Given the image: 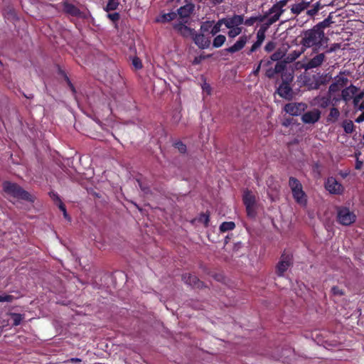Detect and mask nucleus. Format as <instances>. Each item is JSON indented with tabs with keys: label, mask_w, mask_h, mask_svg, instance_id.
Returning a JSON list of instances; mask_svg holds the SVG:
<instances>
[{
	"label": "nucleus",
	"mask_w": 364,
	"mask_h": 364,
	"mask_svg": "<svg viewBox=\"0 0 364 364\" xmlns=\"http://www.w3.org/2000/svg\"><path fill=\"white\" fill-rule=\"evenodd\" d=\"M255 21V18H250L249 19H247V20H244V23L245 25H247V26H251L254 23V22Z\"/></svg>",
	"instance_id": "obj_51"
},
{
	"label": "nucleus",
	"mask_w": 364,
	"mask_h": 364,
	"mask_svg": "<svg viewBox=\"0 0 364 364\" xmlns=\"http://www.w3.org/2000/svg\"><path fill=\"white\" fill-rule=\"evenodd\" d=\"M333 23L331 20V14L324 19L323 21L318 23L317 25H316L314 27L317 28L318 30L323 31L324 28L328 27L331 23Z\"/></svg>",
	"instance_id": "obj_26"
},
{
	"label": "nucleus",
	"mask_w": 364,
	"mask_h": 364,
	"mask_svg": "<svg viewBox=\"0 0 364 364\" xmlns=\"http://www.w3.org/2000/svg\"><path fill=\"white\" fill-rule=\"evenodd\" d=\"M284 55V53L282 52H276L273 53L271 56V59L274 61H277L280 60Z\"/></svg>",
	"instance_id": "obj_39"
},
{
	"label": "nucleus",
	"mask_w": 364,
	"mask_h": 364,
	"mask_svg": "<svg viewBox=\"0 0 364 364\" xmlns=\"http://www.w3.org/2000/svg\"><path fill=\"white\" fill-rule=\"evenodd\" d=\"M289 186L296 203L301 207H306L307 205L308 197L303 190L302 184L296 178L290 177L289 180Z\"/></svg>",
	"instance_id": "obj_3"
},
{
	"label": "nucleus",
	"mask_w": 364,
	"mask_h": 364,
	"mask_svg": "<svg viewBox=\"0 0 364 364\" xmlns=\"http://www.w3.org/2000/svg\"><path fill=\"white\" fill-rule=\"evenodd\" d=\"M176 17V14L174 12H170L168 14H162L161 16L157 18L156 21L158 22H168L171 20H173Z\"/></svg>",
	"instance_id": "obj_25"
},
{
	"label": "nucleus",
	"mask_w": 364,
	"mask_h": 364,
	"mask_svg": "<svg viewBox=\"0 0 364 364\" xmlns=\"http://www.w3.org/2000/svg\"><path fill=\"white\" fill-rule=\"evenodd\" d=\"M291 257L289 255H282L280 261L277 265V274L279 277L284 276V272L291 264Z\"/></svg>",
	"instance_id": "obj_10"
},
{
	"label": "nucleus",
	"mask_w": 364,
	"mask_h": 364,
	"mask_svg": "<svg viewBox=\"0 0 364 364\" xmlns=\"http://www.w3.org/2000/svg\"><path fill=\"white\" fill-rule=\"evenodd\" d=\"M193 11V6L192 4H186L183 6H181L178 9V14L181 19V21H183L184 23L188 22V19L191 15V14Z\"/></svg>",
	"instance_id": "obj_17"
},
{
	"label": "nucleus",
	"mask_w": 364,
	"mask_h": 364,
	"mask_svg": "<svg viewBox=\"0 0 364 364\" xmlns=\"http://www.w3.org/2000/svg\"><path fill=\"white\" fill-rule=\"evenodd\" d=\"M321 9V4L319 2H316L312 6V8L306 11V14L309 16H314L316 15L319 9Z\"/></svg>",
	"instance_id": "obj_34"
},
{
	"label": "nucleus",
	"mask_w": 364,
	"mask_h": 364,
	"mask_svg": "<svg viewBox=\"0 0 364 364\" xmlns=\"http://www.w3.org/2000/svg\"><path fill=\"white\" fill-rule=\"evenodd\" d=\"M326 189L331 194L340 195L344 191V188L335 178L329 177L325 183Z\"/></svg>",
	"instance_id": "obj_6"
},
{
	"label": "nucleus",
	"mask_w": 364,
	"mask_h": 364,
	"mask_svg": "<svg viewBox=\"0 0 364 364\" xmlns=\"http://www.w3.org/2000/svg\"><path fill=\"white\" fill-rule=\"evenodd\" d=\"M355 96L360 97V100H362L364 97V92H360L359 93H356Z\"/></svg>",
	"instance_id": "obj_57"
},
{
	"label": "nucleus",
	"mask_w": 364,
	"mask_h": 364,
	"mask_svg": "<svg viewBox=\"0 0 364 364\" xmlns=\"http://www.w3.org/2000/svg\"><path fill=\"white\" fill-rule=\"evenodd\" d=\"M63 10L65 13L73 16H77L80 14V10L75 6L70 3L64 4Z\"/></svg>",
	"instance_id": "obj_21"
},
{
	"label": "nucleus",
	"mask_w": 364,
	"mask_h": 364,
	"mask_svg": "<svg viewBox=\"0 0 364 364\" xmlns=\"http://www.w3.org/2000/svg\"><path fill=\"white\" fill-rule=\"evenodd\" d=\"M340 116V112L337 108L333 107L330 109L329 114L328 116V120L331 122H336Z\"/></svg>",
	"instance_id": "obj_29"
},
{
	"label": "nucleus",
	"mask_w": 364,
	"mask_h": 364,
	"mask_svg": "<svg viewBox=\"0 0 364 364\" xmlns=\"http://www.w3.org/2000/svg\"><path fill=\"white\" fill-rule=\"evenodd\" d=\"M225 41L226 38L224 35H218L213 39V46L214 48H220L225 43Z\"/></svg>",
	"instance_id": "obj_27"
},
{
	"label": "nucleus",
	"mask_w": 364,
	"mask_h": 364,
	"mask_svg": "<svg viewBox=\"0 0 364 364\" xmlns=\"http://www.w3.org/2000/svg\"><path fill=\"white\" fill-rule=\"evenodd\" d=\"M328 38L325 36L323 31H320L314 27L304 32L301 40V45L305 48H314V50L317 51L323 44H326Z\"/></svg>",
	"instance_id": "obj_1"
},
{
	"label": "nucleus",
	"mask_w": 364,
	"mask_h": 364,
	"mask_svg": "<svg viewBox=\"0 0 364 364\" xmlns=\"http://www.w3.org/2000/svg\"><path fill=\"white\" fill-rule=\"evenodd\" d=\"M132 63H133V65L136 69H139V68H141L142 67L141 60L139 58H137L133 59Z\"/></svg>",
	"instance_id": "obj_44"
},
{
	"label": "nucleus",
	"mask_w": 364,
	"mask_h": 364,
	"mask_svg": "<svg viewBox=\"0 0 364 364\" xmlns=\"http://www.w3.org/2000/svg\"><path fill=\"white\" fill-rule=\"evenodd\" d=\"M262 43H259V42H257L256 41V42H255L253 43V45L252 46L250 50V52H249V54L255 52L258 48H259L261 46Z\"/></svg>",
	"instance_id": "obj_45"
},
{
	"label": "nucleus",
	"mask_w": 364,
	"mask_h": 364,
	"mask_svg": "<svg viewBox=\"0 0 364 364\" xmlns=\"http://www.w3.org/2000/svg\"><path fill=\"white\" fill-rule=\"evenodd\" d=\"M202 89L204 92H206L207 95L210 94L211 88L209 84L206 82L203 83V85H202Z\"/></svg>",
	"instance_id": "obj_46"
},
{
	"label": "nucleus",
	"mask_w": 364,
	"mask_h": 364,
	"mask_svg": "<svg viewBox=\"0 0 364 364\" xmlns=\"http://www.w3.org/2000/svg\"><path fill=\"white\" fill-rule=\"evenodd\" d=\"M107 16L112 21H117L119 19V14L118 13L109 14Z\"/></svg>",
	"instance_id": "obj_41"
},
{
	"label": "nucleus",
	"mask_w": 364,
	"mask_h": 364,
	"mask_svg": "<svg viewBox=\"0 0 364 364\" xmlns=\"http://www.w3.org/2000/svg\"><path fill=\"white\" fill-rule=\"evenodd\" d=\"M224 25L223 18L219 19L216 23H214L211 26V29L210 33L212 36H215L221 31V26Z\"/></svg>",
	"instance_id": "obj_24"
},
{
	"label": "nucleus",
	"mask_w": 364,
	"mask_h": 364,
	"mask_svg": "<svg viewBox=\"0 0 364 364\" xmlns=\"http://www.w3.org/2000/svg\"><path fill=\"white\" fill-rule=\"evenodd\" d=\"M119 5V0H108L105 9L106 11H114L118 8Z\"/></svg>",
	"instance_id": "obj_30"
},
{
	"label": "nucleus",
	"mask_w": 364,
	"mask_h": 364,
	"mask_svg": "<svg viewBox=\"0 0 364 364\" xmlns=\"http://www.w3.org/2000/svg\"><path fill=\"white\" fill-rule=\"evenodd\" d=\"M243 202L245 205L248 216L254 217L256 213L257 202L255 194L249 191H246L243 194Z\"/></svg>",
	"instance_id": "obj_4"
},
{
	"label": "nucleus",
	"mask_w": 364,
	"mask_h": 364,
	"mask_svg": "<svg viewBox=\"0 0 364 364\" xmlns=\"http://www.w3.org/2000/svg\"><path fill=\"white\" fill-rule=\"evenodd\" d=\"M264 48L266 51L270 52L274 48V43L273 42H269L266 44Z\"/></svg>",
	"instance_id": "obj_47"
},
{
	"label": "nucleus",
	"mask_w": 364,
	"mask_h": 364,
	"mask_svg": "<svg viewBox=\"0 0 364 364\" xmlns=\"http://www.w3.org/2000/svg\"><path fill=\"white\" fill-rule=\"evenodd\" d=\"M343 127L347 134H351L354 131V124L350 120H345L343 122Z\"/></svg>",
	"instance_id": "obj_31"
},
{
	"label": "nucleus",
	"mask_w": 364,
	"mask_h": 364,
	"mask_svg": "<svg viewBox=\"0 0 364 364\" xmlns=\"http://www.w3.org/2000/svg\"><path fill=\"white\" fill-rule=\"evenodd\" d=\"M348 82V77L343 74H340L335 77L334 82L330 85L328 91L330 93L336 92L347 85Z\"/></svg>",
	"instance_id": "obj_9"
},
{
	"label": "nucleus",
	"mask_w": 364,
	"mask_h": 364,
	"mask_svg": "<svg viewBox=\"0 0 364 364\" xmlns=\"http://www.w3.org/2000/svg\"><path fill=\"white\" fill-rule=\"evenodd\" d=\"M259 68H260V65H259V66L257 68V69H256V70H255V73H257V72L259 71Z\"/></svg>",
	"instance_id": "obj_63"
},
{
	"label": "nucleus",
	"mask_w": 364,
	"mask_h": 364,
	"mask_svg": "<svg viewBox=\"0 0 364 364\" xmlns=\"http://www.w3.org/2000/svg\"><path fill=\"white\" fill-rule=\"evenodd\" d=\"M326 59L324 53H319L311 58L307 63L303 65V68L306 70L316 68L322 65Z\"/></svg>",
	"instance_id": "obj_11"
},
{
	"label": "nucleus",
	"mask_w": 364,
	"mask_h": 364,
	"mask_svg": "<svg viewBox=\"0 0 364 364\" xmlns=\"http://www.w3.org/2000/svg\"><path fill=\"white\" fill-rule=\"evenodd\" d=\"M314 100L316 105H318L321 107L325 108L330 104L331 97L318 96L316 97Z\"/></svg>",
	"instance_id": "obj_23"
},
{
	"label": "nucleus",
	"mask_w": 364,
	"mask_h": 364,
	"mask_svg": "<svg viewBox=\"0 0 364 364\" xmlns=\"http://www.w3.org/2000/svg\"><path fill=\"white\" fill-rule=\"evenodd\" d=\"M278 95L287 100L292 98L293 93L292 90L289 84L287 82H283L277 89Z\"/></svg>",
	"instance_id": "obj_16"
},
{
	"label": "nucleus",
	"mask_w": 364,
	"mask_h": 364,
	"mask_svg": "<svg viewBox=\"0 0 364 364\" xmlns=\"http://www.w3.org/2000/svg\"><path fill=\"white\" fill-rule=\"evenodd\" d=\"M214 23V21H205L203 22L200 26V30L207 32L210 31L212 25Z\"/></svg>",
	"instance_id": "obj_36"
},
{
	"label": "nucleus",
	"mask_w": 364,
	"mask_h": 364,
	"mask_svg": "<svg viewBox=\"0 0 364 364\" xmlns=\"http://www.w3.org/2000/svg\"><path fill=\"white\" fill-rule=\"evenodd\" d=\"M183 21L174 23L173 28L183 37L193 36L194 30L187 26Z\"/></svg>",
	"instance_id": "obj_14"
},
{
	"label": "nucleus",
	"mask_w": 364,
	"mask_h": 364,
	"mask_svg": "<svg viewBox=\"0 0 364 364\" xmlns=\"http://www.w3.org/2000/svg\"><path fill=\"white\" fill-rule=\"evenodd\" d=\"M358 109L360 111L364 110V100L359 105Z\"/></svg>",
	"instance_id": "obj_55"
},
{
	"label": "nucleus",
	"mask_w": 364,
	"mask_h": 364,
	"mask_svg": "<svg viewBox=\"0 0 364 364\" xmlns=\"http://www.w3.org/2000/svg\"><path fill=\"white\" fill-rule=\"evenodd\" d=\"M139 186H140V187H141V189H142L143 191H145V188H143V187L141 186V185L139 183Z\"/></svg>",
	"instance_id": "obj_64"
},
{
	"label": "nucleus",
	"mask_w": 364,
	"mask_h": 364,
	"mask_svg": "<svg viewBox=\"0 0 364 364\" xmlns=\"http://www.w3.org/2000/svg\"><path fill=\"white\" fill-rule=\"evenodd\" d=\"M183 280L185 283L194 287H199L200 282L196 277L190 274H186L183 276Z\"/></svg>",
	"instance_id": "obj_22"
},
{
	"label": "nucleus",
	"mask_w": 364,
	"mask_h": 364,
	"mask_svg": "<svg viewBox=\"0 0 364 364\" xmlns=\"http://www.w3.org/2000/svg\"><path fill=\"white\" fill-rule=\"evenodd\" d=\"M320 117V110L314 109L304 113L301 117V120L305 124H314L319 120Z\"/></svg>",
	"instance_id": "obj_12"
},
{
	"label": "nucleus",
	"mask_w": 364,
	"mask_h": 364,
	"mask_svg": "<svg viewBox=\"0 0 364 364\" xmlns=\"http://www.w3.org/2000/svg\"><path fill=\"white\" fill-rule=\"evenodd\" d=\"M265 32H266V28H260L257 33V42H259L262 44L263 41H264V38H265Z\"/></svg>",
	"instance_id": "obj_35"
},
{
	"label": "nucleus",
	"mask_w": 364,
	"mask_h": 364,
	"mask_svg": "<svg viewBox=\"0 0 364 364\" xmlns=\"http://www.w3.org/2000/svg\"><path fill=\"white\" fill-rule=\"evenodd\" d=\"M58 207L60 210L63 212L65 218L69 219L65 207L62 202H60V204H58Z\"/></svg>",
	"instance_id": "obj_42"
},
{
	"label": "nucleus",
	"mask_w": 364,
	"mask_h": 364,
	"mask_svg": "<svg viewBox=\"0 0 364 364\" xmlns=\"http://www.w3.org/2000/svg\"><path fill=\"white\" fill-rule=\"evenodd\" d=\"M229 31L228 32V36L229 38H235L237 36L240 35L242 32V27H235L232 28H228Z\"/></svg>",
	"instance_id": "obj_28"
},
{
	"label": "nucleus",
	"mask_w": 364,
	"mask_h": 364,
	"mask_svg": "<svg viewBox=\"0 0 364 364\" xmlns=\"http://www.w3.org/2000/svg\"><path fill=\"white\" fill-rule=\"evenodd\" d=\"M310 5L309 1L301 0L296 4H294L291 6V11L293 14L299 15L305 9H306Z\"/></svg>",
	"instance_id": "obj_20"
},
{
	"label": "nucleus",
	"mask_w": 364,
	"mask_h": 364,
	"mask_svg": "<svg viewBox=\"0 0 364 364\" xmlns=\"http://www.w3.org/2000/svg\"><path fill=\"white\" fill-rule=\"evenodd\" d=\"M301 52L297 53H294V55L291 58V60H295L296 58H299V55H301Z\"/></svg>",
	"instance_id": "obj_56"
},
{
	"label": "nucleus",
	"mask_w": 364,
	"mask_h": 364,
	"mask_svg": "<svg viewBox=\"0 0 364 364\" xmlns=\"http://www.w3.org/2000/svg\"><path fill=\"white\" fill-rule=\"evenodd\" d=\"M357 92L358 88L351 85L342 90V99L347 102L351 100Z\"/></svg>",
	"instance_id": "obj_19"
},
{
	"label": "nucleus",
	"mask_w": 364,
	"mask_h": 364,
	"mask_svg": "<svg viewBox=\"0 0 364 364\" xmlns=\"http://www.w3.org/2000/svg\"><path fill=\"white\" fill-rule=\"evenodd\" d=\"M213 1V3H214L215 4H220L221 2L223 1V0H211Z\"/></svg>",
	"instance_id": "obj_60"
},
{
	"label": "nucleus",
	"mask_w": 364,
	"mask_h": 364,
	"mask_svg": "<svg viewBox=\"0 0 364 364\" xmlns=\"http://www.w3.org/2000/svg\"><path fill=\"white\" fill-rule=\"evenodd\" d=\"M338 48H339V45L337 44V43H334L331 46V47L327 50V53H332L333 51H335L336 50H337Z\"/></svg>",
	"instance_id": "obj_50"
},
{
	"label": "nucleus",
	"mask_w": 364,
	"mask_h": 364,
	"mask_svg": "<svg viewBox=\"0 0 364 364\" xmlns=\"http://www.w3.org/2000/svg\"><path fill=\"white\" fill-rule=\"evenodd\" d=\"M223 18L224 25L227 28L241 27V26L244 23V16L242 15L235 14L233 16Z\"/></svg>",
	"instance_id": "obj_8"
},
{
	"label": "nucleus",
	"mask_w": 364,
	"mask_h": 364,
	"mask_svg": "<svg viewBox=\"0 0 364 364\" xmlns=\"http://www.w3.org/2000/svg\"><path fill=\"white\" fill-rule=\"evenodd\" d=\"M3 190L9 198L34 201V197L16 183L5 181L3 183Z\"/></svg>",
	"instance_id": "obj_2"
},
{
	"label": "nucleus",
	"mask_w": 364,
	"mask_h": 364,
	"mask_svg": "<svg viewBox=\"0 0 364 364\" xmlns=\"http://www.w3.org/2000/svg\"><path fill=\"white\" fill-rule=\"evenodd\" d=\"M200 63V60L197 58H195L194 61H193V63L194 64H198Z\"/></svg>",
	"instance_id": "obj_62"
},
{
	"label": "nucleus",
	"mask_w": 364,
	"mask_h": 364,
	"mask_svg": "<svg viewBox=\"0 0 364 364\" xmlns=\"http://www.w3.org/2000/svg\"><path fill=\"white\" fill-rule=\"evenodd\" d=\"M288 1H289V0H280L279 1L277 2L273 6H277L278 9H283L284 6H285L287 5Z\"/></svg>",
	"instance_id": "obj_40"
},
{
	"label": "nucleus",
	"mask_w": 364,
	"mask_h": 364,
	"mask_svg": "<svg viewBox=\"0 0 364 364\" xmlns=\"http://www.w3.org/2000/svg\"><path fill=\"white\" fill-rule=\"evenodd\" d=\"M193 40L196 45L198 46V48L201 49H205L209 47L210 44V41L209 38L205 36L204 34L200 33V34H194L193 36H192Z\"/></svg>",
	"instance_id": "obj_15"
},
{
	"label": "nucleus",
	"mask_w": 364,
	"mask_h": 364,
	"mask_svg": "<svg viewBox=\"0 0 364 364\" xmlns=\"http://www.w3.org/2000/svg\"><path fill=\"white\" fill-rule=\"evenodd\" d=\"M353 105L355 107L358 108V106H359V102L361 100H360V97H356L355 95L353 97Z\"/></svg>",
	"instance_id": "obj_49"
},
{
	"label": "nucleus",
	"mask_w": 364,
	"mask_h": 364,
	"mask_svg": "<svg viewBox=\"0 0 364 364\" xmlns=\"http://www.w3.org/2000/svg\"><path fill=\"white\" fill-rule=\"evenodd\" d=\"M364 121V111L363 113L355 119V122L357 123H361Z\"/></svg>",
	"instance_id": "obj_52"
},
{
	"label": "nucleus",
	"mask_w": 364,
	"mask_h": 364,
	"mask_svg": "<svg viewBox=\"0 0 364 364\" xmlns=\"http://www.w3.org/2000/svg\"><path fill=\"white\" fill-rule=\"evenodd\" d=\"M71 360H72L73 362H75V363H77V362H80V361H81V360H80V358H72V359H71Z\"/></svg>",
	"instance_id": "obj_61"
},
{
	"label": "nucleus",
	"mask_w": 364,
	"mask_h": 364,
	"mask_svg": "<svg viewBox=\"0 0 364 364\" xmlns=\"http://www.w3.org/2000/svg\"><path fill=\"white\" fill-rule=\"evenodd\" d=\"M14 296L9 294H0V302H11Z\"/></svg>",
	"instance_id": "obj_37"
},
{
	"label": "nucleus",
	"mask_w": 364,
	"mask_h": 364,
	"mask_svg": "<svg viewBox=\"0 0 364 364\" xmlns=\"http://www.w3.org/2000/svg\"><path fill=\"white\" fill-rule=\"evenodd\" d=\"M307 108L304 102H291L285 105L284 111L292 116H299Z\"/></svg>",
	"instance_id": "obj_7"
},
{
	"label": "nucleus",
	"mask_w": 364,
	"mask_h": 364,
	"mask_svg": "<svg viewBox=\"0 0 364 364\" xmlns=\"http://www.w3.org/2000/svg\"><path fill=\"white\" fill-rule=\"evenodd\" d=\"M250 36L247 35H242L237 41L230 47L227 49V51L230 53H234L242 50L246 43L249 41Z\"/></svg>",
	"instance_id": "obj_13"
},
{
	"label": "nucleus",
	"mask_w": 364,
	"mask_h": 364,
	"mask_svg": "<svg viewBox=\"0 0 364 364\" xmlns=\"http://www.w3.org/2000/svg\"><path fill=\"white\" fill-rule=\"evenodd\" d=\"M10 316H11L14 321V326H18L24 318L23 315L20 314L11 313Z\"/></svg>",
	"instance_id": "obj_33"
},
{
	"label": "nucleus",
	"mask_w": 364,
	"mask_h": 364,
	"mask_svg": "<svg viewBox=\"0 0 364 364\" xmlns=\"http://www.w3.org/2000/svg\"><path fill=\"white\" fill-rule=\"evenodd\" d=\"M331 291H332L333 294L335 295H342L343 294V291L337 287H333L331 289Z\"/></svg>",
	"instance_id": "obj_48"
},
{
	"label": "nucleus",
	"mask_w": 364,
	"mask_h": 364,
	"mask_svg": "<svg viewBox=\"0 0 364 364\" xmlns=\"http://www.w3.org/2000/svg\"><path fill=\"white\" fill-rule=\"evenodd\" d=\"M362 166H363V162L359 160H357L356 164H355V168L360 169Z\"/></svg>",
	"instance_id": "obj_54"
},
{
	"label": "nucleus",
	"mask_w": 364,
	"mask_h": 364,
	"mask_svg": "<svg viewBox=\"0 0 364 364\" xmlns=\"http://www.w3.org/2000/svg\"><path fill=\"white\" fill-rule=\"evenodd\" d=\"M284 12V9H278L277 6H273L269 10V17L268 18V24L271 25L277 21L281 15Z\"/></svg>",
	"instance_id": "obj_18"
},
{
	"label": "nucleus",
	"mask_w": 364,
	"mask_h": 364,
	"mask_svg": "<svg viewBox=\"0 0 364 364\" xmlns=\"http://www.w3.org/2000/svg\"><path fill=\"white\" fill-rule=\"evenodd\" d=\"M203 218H204V223L205 225L208 224V220H209V218H208V216L207 215H203Z\"/></svg>",
	"instance_id": "obj_59"
},
{
	"label": "nucleus",
	"mask_w": 364,
	"mask_h": 364,
	"mask_svg": "<svg viewBox=\"0 0 364 364\" xmlns=\"http://www.w3.org/2000/svg\"><path fill=\"white\" fill-rule=\"evenodd\" d=\"M235 227V225L233 222H224L220 225V230L221 232H226L233 230Z\"/></svg>",
	"instance_id": "obj_32"
},
{
	"label": "nucleus",
	"mask_w": 364,
	"mask_h": 364,
	"mask_svg": "<svg viewBox=\"0 0 364 364\" xmlns=\"http://www.w3.org/2000/svg\"><path fill=\"white\" fill-rule=\"evenodd\" d=\"M50 196L52 197V198H53V200H58L59 203H60V202H61V201H60V198H59V197H58V196L56 193H50Z\"/></svg>",
	"instance_id": "obj_53"
},
{
	"label": "nucleus",
	"mask_w": 364,
	"mask_h": 364,
	"mask_svg": "<svg viewBox=\"0 0 364 364\" xmlns=\"http://www.w3.org/2000/svg\"><path fill=\"white\" fill-rule=\"evenodd\" d=\"M356 216L348 208H341L338 211V220L343 225H350L355 221Z\"/></svg>",
	"instance_id": "obj_5"
},
{
	"label": "nucleus",
	"mask_w": 364,
	"mask_h": 364,
	"mask_svg": "<svg viewBox=\"0 0 364 364\" xmlns=\"http://www.w3.org/2000/svg\"><path fill=\"white\" fill-rule=\"evenodd\" d=\"M58 207L60 210L63 212L65 218L69 219L65 207L62 202H60V204H58Z\"/></svg>",
	"instance_id": "obj_43"
},
{
	"label": "nucleus",
	"mask_w": 364,
	"mask_h": 364,
	"mask_svg": "<svg viewBox=\"0 0 364 364\" xmlns=\"http://www.w3.org/2000/svg\"><path fill=\"white\" fill-rule=\"evenodd\" d=\"M281 70V65L279 64H277L275 66V72L279 73Z\"/></svg>",
	"instance_id": "obj_58"
},
{
	"label": "nucleus",
	"mask_w": 364,
	"mask_h": 364,
	"mask_svg": "<svg viewBox=\"0 0 364 364\" xmlns=\"http://www.w3.org/2000/svg\"><path fill=\"white\" fill-rule=\"evenodd\" d=\"M175 146L181 153H184L186 151V146L182 142L176 143Z\"/></svg>",
	"instance_id": "obj_38"
}]
</instances>
